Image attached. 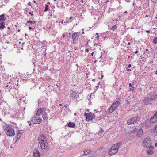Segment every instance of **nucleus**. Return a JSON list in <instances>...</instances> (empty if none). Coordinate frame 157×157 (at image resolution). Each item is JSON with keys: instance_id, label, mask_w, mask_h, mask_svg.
Wrapping results in <instances>:
<instances>
[{"instance_id": "obj_1", "label": "nucleus", "mask_w": 157, "mask_h": 157, "mask_svg": "<svg viewBox=\"0 0 157 157\" xmlns=\"http://www.w3.org/2000/svg\"><path fill=\"white\" fill-rule=\"evenodd\" d=\"M41 114L42 117L43 119L46 120L47 118V113L44 108H40L38 109L36 112V116L33 117L32 118L33 122L34 124L40 123L42 121V119L39 116Z\"/></svg>"}, {"instance_id": "obj_2", "label": "nucleus", "mask_w": 157, "mask_h": 157, "mask_svg": "<svg viewBox=\"0 0 157 157\" xmlns=\"http://www.w3.org/2000/svg\"><path fill=\"white\" fill-rule=\"evenodd\" d=\"M38 143L41 149L45 151H47L49 149L48 145L45 136L43 134H40L38 138Z\"/></svg>"}, {"instance_id": "obj_3", "label": "nucleus", "mask_w": 157, "mask_h": 157, "mask_svg": "<svg viewBox=\"0 0 157 157\" xmlns=\"http://www.w3.org/2000/svg\"><path fill=\"white\" fill-rule=\"evenodd\" d=\"M121 144L122 143L119 142L113 145L109 151V156H111L117 152L118 149Z\"/></svg>"}, {"instance_id": "obj_4", "label": "nucleus", "mask_w": 157, "mask_h": 157, "mask_svg": "<svg viewBox=\"0 0 157 157\" xmlns=\"http://www.w3.org/2000/svg\"><path fill=\"white\" fill-rule=\"evenodd\" d=\"M5 129L6 130V134L12 137L14 136L15 132L14 130L11 127L7 126Z\"/></svg>"}, {"instance_id": "obj_5", "label": "nucleus", "mask_w": 157, "mask_h": 157, "mask_svg": "<svg viewBox=\"0 0 157 157\" xmlns=\"http://www.w3.org/2000/svg\"><path fill=\"white\" fill-rule=\"evenodd\" d=\"M151 140L149 138H146L144 139L142 144L144 147H149L151 146Z\"/></svg>"}, {"instance_id": "obj_6", "label": "nucleus", "mask_w": 157, "mask_h": 157, "mask_svg": "<svg viewBox=\"0 0 157 157\" xmlns=\"http://www.w3.org/2000/svg\"><path fill=\"white\" fill-rule=\"evenodd\" d=\"M139 119L137 117H132L128 119L127 121V124L128 125L134 124L135 122L138 121Z\"/></svg>"}, {"instance_id": "obj_7", "label": "nucleus", "mask_w": 157, "mask_h": 157, "mask_svg": "<svg viewBox=\"0 0 157 157\" xmlns=\"http://www.w3.org/2000/svg\"><path fill=\"white\" fill-rule=\"evenodd\" d=\"M151 123H155L157 122V110L154 116L150 120Z\"/></svg>"}, {"instance_id": "obj_8", "label": "nucleus", "mask_w": 157, "mask_h": 157, "mask_svg": "<svg viewBox=\"0 0 157 157\" xmlns=\"http://www.w3.org/2000/svg\"><path fill=\"white\" fill-rule=\"evenodd\" d=\"M150 96L152 100H155L157 99V91L151 92Z\"/></svg>"}, {"instance_id": "obj_9", "label": "nucleus", "mask_w": 157, "mask_h": 157, "mask_svg": "<svg viewBox=\"0 0 157 157\" xmlns=\"http://www.w3.org/2000/svg\"><path fill=\"white\" fill-rule=\"evenodd\" d=\"M152 101V100L151 97H145L143 100V102L145 105H147L151 102Z\"/></svg>"}, {"instance_id": "obj_10", "label": "nucleus", "mask_w": 157, "mask_h": 157, "mask_svg": "<svg viewBox=\"0 0 157 157\" xmlns=\"http://www.w3.org/2000/svg\"><path fill=\"white\" fill-rule=\"evenodd\" d=\"M84 115L86 117V120L87 121H89L90 120H92L93 117L92 115H90L89 114L87 113H86Z\"/></svg>"}, {"instance_id": "obj_11", "label": "nucleus", "mask_w": 157, "mask_h": 157, "mask_svg": "<svg viewBox=\"0 0 157 157\" xmlns=\"http://www.w3.org/2000/svg\"><path fill=\"white\" fill-rule=\"evenodd\" d=\"M33 154L34 157H40V153L37 148L34 149L33 151Z\"/></svg>"}, {"instance_id": "obj_12", "label": "nucleus", "mask_w": 157, "mask_h": 157, "mask_svg": "<svg viewBox=\"0 0 157 157\" xmlns=\"http://www.w3.org/2000/svg\"><path fill=\"white\" fill-rule=\"evenodd\" d=\"M78 36V33H74L72 35H70V36H72V40L74 42L75 41V39Z\"/></svg>"}, {"instance_id": "obj_13", "label": "nucleus", "mask_w": 157, "mask_h": 157, "mask_svg": "<svg viewBox=\"0 0 157 157\" xmlns=\"http://www.w3.org/2000/svg\"><path fill=\"white\" fill-rule=\"evenodd\" d=\"M116 109L115 106H114L113 105H112L110 107L109 109V112L110 113H112L113 112L115 109Z\"/></svg>"}, {"instance_id": "obj_14", "label": "nucleus", "mask_w": 157, "mask_h": 157, "mask_svg": "<svg viewBox=\"0 0 157 157\" xmlns=\"http://www.w3.org/2000/svg\"><path fill=\"white\" fill-rule=\"evenodd\" d=\"M6 19V17H5L4 14L1 15L0 16V21H4Z\"/></svg>"}, {"instance_id": "obj_15", "label": "nucleus", "mask_w": 157, "mask_h": 157, "mask_svg": "<svg viewBox=\"0 0 157 157\" xmlns=\"http://www.w3.org/2000/svg\"><path fill=\"white\" fill-rule=\"evenodd\" d=\"M71 92L70 93V96L72 97H75L77 95V93H75L74 91L71 90Z\"/></svg>"}, {"instance_id": "obj_16", "label": "nucleus", "mask_w": 157, "mask_h": 157, "mask_svg": "<svg viewBox=\"0 0 157 157\" xmlns=\"http://www.w3.org/2000/svg\"><path fill=\"white\" fill-rule=\"evenodd\" d=\"M75 124L74 123L69 122L68 124V126L71 128H74L75 127Z\"/></svg>"}, {"instance_id": "obj_17", "label": "nucleus", "mask_w": 157, "mask_h": 157, "mask_svg": "<svg viewBox=\"0 0 157 157\" xmlns=\"http://www.w3.org/2000/svg\"><path fill=\"white\" fill-rule=\"evenodd\" d=\"M119 104L120 102H119V101H117L115 103H114L113 104V105L114 106H115V108L116 109Z\"/></svg>"}, {"instance_id": "obj_18", "label": "nucleus", "mask_w": 157, "mask_h": 157, "mask_svg": "<svg viewBox=\"0 0 157 157\" xmlns=\"http://www.w3.org/2000/svg\"><path fill=\"white\" fill-rule=\"evenodd\" d=\"M5 23L4 22L1 23L0 25V29H2L5 27Z\"/></svg>"}, {"instance_id": "obj_19", "label": "nucleus", "mask_w": 157, "mask_h": 157, "mask_svg": "<svg viewBox=\"0 0 157 157\" xmlns=\"http://www.w3.org/2000/svg\"><path fill=\"white\" fill-rule=\"evenodd\" d=\"M90 151L89 150L86 149L84 151V154L86 155L90 153Z\"/></svg>"}, {"instance_id": "obj_20", "label": "nucleus", "mask_w": 157, "mask_h": 157, "mask_svg": "<svg viewBox=\"0 0 157 157\" xmlns=\"http://www.w3.org/2000/svg\"><path fill=\"white\" fill-rule=\"evenodd\" d=\"M143 132V129H140L139 130L138 132V134H139L140 136L142 135Z\"/></svg>"}, {"instance_id": "obj_21", "label": "nucleus", "mask_w": 157, "mask_h": 157, "mask_svg": "<svg viewBox=\"0 0 157 157\" xmlns=\"http://www.w3.org/2000/svg\"><path fill=\"white\" fill-rule=\"evenodd\" d=\"M147 154L149 155H151L153 153V152L151 150H147Z\"/></svg>"}, {"instance_id": "obj_22", "label": "nucleus", "mask_w": 157, "mask_h": 157, "mask_svg": "<svg viewBox=\"0 0 157 157\" xmlns=\"http://www.w3.org/2000/svg\"><path fill=\"white\" fill-rule=\"evenodd\" d=\"M22 135L21 133L18 132L17 134V138L18 140L21 137Z\"/></svg>"}, {"instance_id": "obj_23", "label": "nucleus", "mask_w": 157, "mask_h": 157, "mask_svg": "<svg viewBox=\"0 0 157 157\" xmlns=\"http://www.w3.org/2000/svg\"><path fill=\"white\" fill-rule=\"evenodd\" d=\"M153 43L154 44H156L157 43V37H155L153 39Z\"/></svg>"}, {"instance_id": "obj_24", "label": "nucleus", "mask_w": 157, "mask_h": 157, "mask_svg": "<svg viewBox=\"0 0 157 157\" xmlns=\"http://www.w3.org/2000/svg\"><path fill=\"white\" fill-rule=\"evenodd\" d=\"M153 131L157 133V124L154 127L153 129Z\"/></svg>"}, {"instance_id": "obj_25", "label": "nucleus", "mask_w": 157, "mask_h": 157, "mask_svg": "<svg viewBox=\"0 0 157 157\" xmlns=\"http://www.w3.org/2000/svg\"><path fill=\"white\" fill-rule=\"evenodd\" d=\"M117 28V27L116 25H114L112 26V28L111 29L113 30V31H114V30L116 29Z\"/></svg>"}, {"instance_id": "obj_26", "label": "nucleus", "mask_w": 157, "mask_h": 157, "mask_svg": "<svg viewBox=\"0 0 157 157\" xmlns=\"http://www.w3.org/2000/svg\"><path fill=\"white\" fill-rule=\"evenodd\" d=\"M48 6L47 5H46L45 7V9L44 10V11L46 12L48 10Z\"/></svg>"}, {"instance_id": "obj_27", "label": "nucleus", "mask_w": 157, "mask_h": 157, "mask_svg": "<svg viewBox=\"0 0 157 157\" xmlns=\"http://www.w3.org/2000/svg\"><path fill=\"white\" fill-rule=\"evenodd\" d=\"M27 23H30L31 24H34V23H35V21H31L29 20V21H27Z\"/></svg>"}, {"instance_id": "obj_28", "label": "nucleus", "mask_w": 157, "mask_h": 157, "mask_svg": "<svg viewBox=\"0 0 157 157\" xmlns=\"http://www.w3.org/2000/svg\"><path fill=\"white\" fill-rule=\"evenodd\" d=\"M134 87H132V88H130L129 89L130 91H133L134 90Z\"/></svg>"}, {"instance_id": "obj_29", "label": "nucleus", "mask_w": 157, "mask_h": 157, "mask_svg": "<svg viewBox=\"0 0 157 157\" xmlns=\"http://www.w3.org/2000/svg\"><path fill=\"white\" fill-rule=\"evenodd\" d=\"M28 5L29 6H31V4L30 2H29L28 3Z\"/></svg>"}, {"instance_id": "obj_30", "label": "nucleus", "mask_w": 157, "mask_h": 157, "mask_svg": "<svg viewBox=\"0 0 157 157\" xmlns=\"http://www.w3.org/2000/svg\"><path fill=\"white\" fill-rule=\"evenodd\" d=\"M125 1L127 3L129 2H130L129 0H125Z\"/></svg>"}, {"instance_id": "obj_31", "label": "nucleus", "mask_w": 157, "mask_h": 157, "mask_svg": "<svg viewBox=\"0 0 157 157\" xmlns=\"http://www.w3.org/2000/svg\"><path fill=\"white\" fill-rule=\"evenodd\" d=\"M85 52H88L89 50L88 49H86L85 50Z\"/></svg>"}, {"instance_id": "obj_32", "label": "nucleus", "mask_w": 157, "mask_h": 157, "mask_svg": "<svg viewBox=\"0 0 157 157\" xmlns=\"http://www.w3.org/2000/svg\"><path fill=\"white\" fill-rule=\"evenodd\" d=\"M29 14H30L31 16L33 15V13H32L31 12H29Z\"/></svg>"}, {"instance_id": "obj_33", "label": "nucleus", "mask_w": 157, "mask_h": 157, "mask_svg": "<svg viewBox=\"0 0 157 157\" xmlns=\"http://www.w3.org/2000/svg\"><path fill=\"white\" fill-rule=\"evenodd\" d=\"M131 66V65L130 64H129L128 65V68H130Z\"/></svg>"}, {"instance_id": "obj_34", "label": "nucleus", "mask_w": 157, "mask_h": 157, "mask_svg": "<svg viewBox=\"0 0 157 157\" xmlns=\"http://www.w3.org/2000/svg\"><path fill=\"white\" fill-rule=\"evenodd\" d=\"M129 86L130 87H132V84L130 83H129Z\"/></svg>"}, {"instance_id": "obj_35", "label": "nucleus", "mask_w": 157, "mask_h": 157, "mask_svg": "<svg viewBox=\"0 0 157 157\" xmlns=\"http://www.w3.org/2000/svg\"><path fill=\"white\" fill-rule=\"evenodd\" d=\"M138 52V51H136L134 53L136 54Z\"/></svg>"}, {"instance_id": "obj_36", "label": "nucleus", "mask_w": 157, "mask_h": 157, "mask_svg": "<svg viewBox=\"0 0 157 157\" xmlns=\"http://www.w3.org/2000/svg\"><path fill=\"white\" fill-rule=\"evenodd\" d=\"M63 38H64L65 36V35L63 34Z\"/></svg>"}, {"instance_id": "obj_37", "label": "nucleus", "mask_w": 157, "mask_h": 157, "mask_svg": "<svg viewBox=\"0 0 157 157\" xmlns=\"http://www.w3.org/2000/svg\"><path fill=\"white\" fill-rule=\"evenodd\" d=\"M127 71H131V69H127Z\"/></svg>"}, {"instance_id": "obj_38", "label": "nucleus", "mask_w": 157, "mask_h": 157, "mask_svg": "<svg viewBox=\"0 0 157 157\" xmlns=\"http://www.w3.org/2000/svg\"><path fill=\"white\" fill-rule=\"evenodd\" d=\"M67 106L68 105H66L65 106H64V107H65V108H67Z\"/></svg>"}, {"instance_id": "obj_39", "label": "nucleus", "mask_w": 157, "mask_h": 157, "mask_svg": "<svg viewBox=\"0 0 157 157\" xmlns=\"http://www.w3.org/2000/svg\"><path fill=\"white\" fill-rule=\"evenodd\" d=\"M29 29L30 30H31V29H32V27H29Z\"/></svg>"}, {"instance_id": "obj_40", "label": "nucleus", "mask_w": 157, "mask_h": 157, "mask_svg": "<svg viewBox=\"0 0 157 157\" xmlns=\"http://www.w3.org/2000/svg\"><path fill=\"white\" fill-rule=\"evenodd\" d=\"M59 106H62V104H59Z\"/></svg>"}, {"instance_id": "obj_41", "label": "nucleus", "mask_w": 157, "mask_h": 157, "mask_svg": "<svg viewBox=\"0 0 157 157\" xmlns=\"http://www.w3.org/2000/svg\"><path fill=\"white\" fill-rule=\"evenodd\" d=\"M146 32L148 33H149V31H146Z\"/></svg>"}, {"instance_id": "obj_42", "label": "nucleus", "mask_w": 157, "mask_h": 157, "mask_svg": "<svg viewBox=\"0 0 157 157\" xmlns=\"http://www.w3.org/2000/svg\"><path fill=\"white\" fill-rule=\"evenodd\" d=\"M124 13H127V11H125L124 12Z\"/></svg>"}, {"instance_id": "obj_43", "label": "nucleus", "mask_w": 157, "mask_h": 157, "mask_svg": "<svg viewBox=\"0 0 157 157\" xmlns=\"http://www.w3.org/2000/svg\"><path fill=\"white\" fill-rule=\"evenodd\" d=\"M74 115L75 116H76V113H74Z\"/></svg>"}, {"instance_id": "obj_44", "label": "nucleus", "mask_w": 157, "mask_h": 157, "mask_svg": "<svg viewBox=\"0 0 157 157\" xmlns=\"http://www.w3.org/2000/svg\"><path fill=\"white\" fill-rule=\"evenodd\" d=\"M128 45H130V42H128Z\"/></svg>"}, {"instance_id": "obj_45", "label": "nucleus", "mask_w": 157, "mask_h": 157, "mask_svg": "<svg viewBox=\"0 0 157 157\" xmlns=\"http://www.w3.org/2000/svg\"><path fill=\"white\" fill-rule=\"evenodd\" d=\"M97 38L98 39V38H99V36H98L97 35Z\"/></svg>"}, {"instance_id": "obj_46", "label": "nucleus", "mask_w": 157, "mask_h": 157, "mask_svg": "<svg viewBox=\"0 0 157 157\" xmlns=\"http://www.w3.org/2000/svg\"><path fill=\"white\" fill-rule=\"evenodd\" d=\"M109 2V1L108 0H107V1H106V3H107V2Z\"/></svg>"}, {"instance_id": "obj_47", "label": "nucleus", "mask_w": 157, "mask_h": 157, "mask_svg": "<svg viewBox=\"0 0 157 157\" xmlns=\"http://www.w3.org/2000/svg\"><path fill=\"white\" fill-rule=\"evenodd\" d=\"M109 2V1L108 0H107V1H106V3H107V2Z\"/></svg>"}, {"instance_id": "obj_48", "label": "nucleus", "mask_w": 157, "mask_h": 157, "mask_svg": "<svg viewBox=\"0 0 157 157\" xmlns=\"http://www.w3.org/2000/svg\"><path fill=\"white\" fill-rule=\"evenodd\" d=\"M31 123H29V126H31Z\"/></svg>"}, {"instance_id": "obj_49", "label": "nucleus", "mask_w": 157, "mask_h": 157, "mask_svg": "<svg viewBox=\"0 0 157 157\" xmlns=\"http://www.w3.org/2000/svg\"><path fill=\"white\" fill-rule=\"evenodd\" d=\"M155 74L157 75V70L155 72Z\"/></svg>"}, {"instance_id": "obj_50", "label": "nucleus", "mask_w": 157, "mask_h": 157, "mask_svg": "<svg viewBox=\"0 0 157 157\" xmlns=\"http://www.w3.org/2000/svg\"><path fill=\"white\" fill-rule=\"evenodd\" d=\"M148 49H146V51H148Z\"/></svg>"}, {"instance_id": "obj_51", "label": "nucleus", "mask_w": 157, "mask_h": 157, "mask_svg": "<svg viewBox=\"0 0 157 157\" xmlns=\"http://www.w3.org/2000/svg\"><path fill=\"white\" fill-rule=\"evenodd\" d=\"M94 53V52H93L92 53H91V55H92L93 56V54Z\"/></svg>"}, {"instance_id": "obj_52", "label": "nucleus", "mask_w": 157, "mask_h": 157, "mask_svg": "<svg viewBox=\"0 0 157 157\" xmlns=\"http://www.w3.org/2000/svg\"><path fill=\"white\" fill-rule=\"evenodd\" d=\"M72 18V17H70L69 19H71Z\"/></svg>"}, {"instance_id": "obj_53", "label": "nucleus", "mask_w": 157, "mask_h": 157, "mask_svg": "<svg viewBox=\"0 0 157 157\" xmlns=\"http://www.w3.org/2000/svg\"><path fill=\"white\" fill-rule=\"evenodd\" d=\"M96 35L98 36V34L97 33H96Z\"/></svg>"}, {"instance_id": "obj_54", "label": "nucleus", "mask_w": 157, "mask_h": 157, "mask_svg": "<svg viewBox=\"0 0 157 157\" xmlns=\"http://www.w3.org/2000/svg\"><path fill=\"white\" fill-rule=\"evenodd\" d=\"M8 86H8V85H7L6 86V87H8Z\"/></svg>"}, {"instance_id": "obj_55", "label": "nucleus", "mask_w": 157, "mask_h": 157, "mask_svg": "<svg viewBox=\"0 0 157 157\" xmlns=\"http://www.w3.org/2000/svg\"><path fill=\"white\" fill-rule=\"evenodd\" d=\"M103 77V75H102V76H101V78H102V77Z\"/></svg>"}, {"instance_id": "obj_56", "label": "nucleus", "mask_w": 157, "mask_h": 157, "mask_svg": "<svg viewBox=\"0 0 157 157\" xmlns=\"http://www.w3.org/2000/svg\"><path fill=\"white\" fill-rule=\"evenodd\" d=\"M33 2L34 3H35L36 2V1H33Z\"/></svg>"}, {"instance_id": "obj_57", "label": "nucleus", "mask_w": 157, "mask_h": 157, "mask_svg": "<svg viewBox=\"0 0 157 157\" xmlns=\"http://www.w3.org/2000/svg\"><path fill=\"white\" fill-rule=\"evenodd\" d=\"M18 32H20V30L18 29Z\"/></svg>"}, {"instance_id": "obj_58", "label": "nucleus", "mask_w": 157, "mask_h": 157, "mask_svg": "<svg viewBox=\"0 0 157 157\" xmlns=\"http://www.w3.org/2000/svg\"><path fill=\"white\" fill-rule=\"evenodd\" d=\"M99 87V86H96V87Z\"/></svg>"}, {"instance_id": "obj_59", "label": "nucleus", "mask_w": 157, "mask_h": 157, "mask_svg": "<svg viewBox=\"0 0 157 157\" xmlns=\"http://www.w3.org/2000/svg\"><path fill=\"white\" fill-rule=\"evenodd\" d=\"M27 34H25V36H27Z\"/></svg>"}, {"instance_id": "obj_60", "label": "nucleus", "mask_w": 157, "mask_h": 157, "mask_svg": "<svg viewBox=\"0 0 157 157\" xmlns=\"http://www.w3.org/2000/svg\"><path fill=\"white\" fill-rule=\"evenodd\" d=\"M133 5H134V3H133Z\"/></svg>"}, {"instance_id": "obj_61", "label": "nucleus", "mask_w": 157, "mask_h": 157, "mask_svg": "<svg viewBox=\"0 0 157 157\" xmlns=\"http://www.w3.org/2000/svg\"><path fill=\"white\" fill-rule=\"evenodd\" d=\"M69 35L70 36V35H71V33H69Z\"/></svg>"}, {"instance_id": "obj_62", "label": "nucleus", "mask_w": 157, "mask_h": 157, "mask_svg": "<svg viewBox=\"0 0 157 157\" xmlns=\"http://www.w3.org/2000/svg\"><path fill=\"white\" fill-rule=\"evenodd\" d=\"M84 32H83L82 33V34H84Z\"/></svg>"}, {"instance_id": "obj_63", "label": "nucleus", "mask_w": 157, "mask_h": 157, "mask_svg": "<svg viewBox=\"0 0 157 157\" xmlns=\"http://www.w3.org/2000/svg\"><path fill=\"white\" fill-rule=\"evenodd\" d=\"M126 101H127V102H128V100H126Z\"/></svg>"}, {"instance_id": "obj_64", "label": "nucleus", "mask_w": 157, "mask_h": 157, "mask_svg": "<svg viewBox=\"0 0 157 157\" xmlns=\"http://www.w3.org/2000/svg\"><path fill=\"white\" fill-rule=\"evenodd\" d=\"M62 23H63V22L62 21Z\"/></svg>"}]
</instances>
